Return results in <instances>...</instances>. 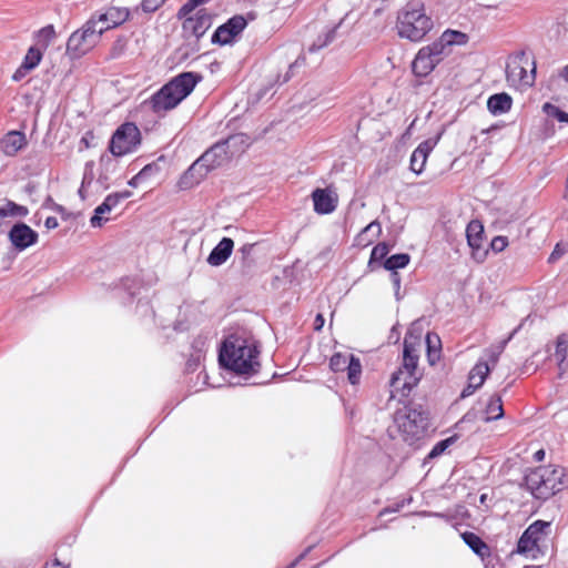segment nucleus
<instances>
[{"label":"nucleus","instance_id":"nucleus-42","mask_svg":"<svg viewBox=\"0 0 568 568\" xmlns=\"http://www.w3.org/2000/svg\"><path fill=\"white\" fill-rule=\"evenodd\" d=\"M389 252V247L386 243H378L371 253L369 264L379 262L386 257Z\"/></svg>","mask_w":568,"mask_h":568},{"label":"nucleus","instance_id":"nucleus-28","mask_svg":"<svg viewBox=\"0 0 568 568\" xmlns=\"http://www.w3.org/2000/svg\"><path fill=\"white\" fill-rule=\"evenodd\" d=\"M381 233L382 226L379 222L373 221L356 236V244L367 246L374 241V239L378 237Z\"/></svg>","mask_w":568,"mask_h":568},{"label":"nucleus","instance_id":"nucleus-4","mask_svg":"<svg viewBox=\"0 0 568 568\" xmlns=\"http://www.w3.org/2000/svg\"><path fill=\"white\" fill-rule=\"evenodd\" d=\"M525 483L531 494L539 499H547L568 485L564 468L554 465L530 470L525 477Z\"/></svg>","mask_w":568,"mask_h":568},{"label":"nucleus","instance_id":"nucleus-54","mask_svg":"<svg viewBox=\"0 0 568 568\" xmlns=\"http://www.w3.org/2000/svg\"><path fill=\"white\" fill-rule=\"evenodd\" d=\"M44 226L48 229V230H54L59 226V222L57 220V217L54 216H49L45 219L44 221Z\"/></svg>","mask_w":568,"mask_h":568},{"label":"nucleus","instance_id":"nucleus-9","mask_svg":"<svg viewBox=\"0 0 568 568\" xmlns=\"http://www.w3.org/2000/svg\"><path fill=\"white\" fill-rule=\"evenodd\" d=\"M550 526L551 524L545 520H536L530 524L518 540V552L530 554L535 558L550 535Z\"/></svg>","mask_w":568,"mask_h":568},{"label":"nucleus","instance_id":"nucleus-31","mask_svg":"<svg viewBox=\"0 0 568 568\" xmlns=\"http://www.w3.org/2000/svg\"><path fill=\"white\" fill-rule=\"evenodd\" d=\"M465 544L478 556L484 557L488 552L487 545L474 532L466 531L462 534Z\"/></svg>","mask_w":568,"mask_h":568},{"label":"nucleus","instance_id":"nucleus-60","mask_svg":"<svg viewBox=\"0 0 568 568\" xmlns=\"http://www.w3.org/2000/svg\"><path fill=\"white\" fill-rule=\"evenodd\" d=\"M252 248H253V244H245L244 246L241 247L240 251L245 256V255H248L251 253Z\"/></svg>","mask_w":568,"mask_h":568},{"label":"nucleus","instance_id":"nucleus-16","mask_svg":"<svg viewBox=\"0 0 568 568\" xmlns=\"http://www.w3.org/2000/svg\"><path fill=\"white\" fill-rule=\"evenodd\" d=\"M183 30L200 39L212 24V16L206 9L199 10L194 17H184Z\"/></svg>","mask_w":568,"mask_h":568},{"label":"nucleus","instance_id":"nucleus-13","mask_svg":"<svg viewBox=\"0 0 568 568\" xmlns=\"http://www.w3.org/2000/svg\"><path fill=\"white\" fill-rule=\"evenodd\" d=\"M331 369L334 372H347V378L351 384L355 385L359 382L362 375V364L359 358L353 354L336 353L329 361Z\"/></svg>","mask_w":568,"mask_h":568},{"label":"nucleus","instance_id":"nucleus-38","mask_svg":"<svg viewBox=\"0 0 568 568\" xmlns=\"http://www.w3.org/2000/svg\"><path fill=\"white\" fill-rule=\"evenodd\" d=\"M337 27L338 26H336L332 29H328L323 34L318 36L317 40L314 41V43L310 47L308 51L316 52V51L321 50L322 48L328 45L335 39V33H336Z\"/></svg>","mask_w":568,"mask_h":568},{"label":"nucleus","instance_id":"nucleus-59","mask_svg":"<svg viewBox=\"0 0 568 568\" xmlns=\"http://www.w3.org/2000/svg\"><path fill=\"white\" fill-rule=\"evenodd\" d=\"M45 568H68V566L55 559L52 562L47 564Z\"/></svg>","mask_w":568,"mask_h":568},{"label":"nucleus","instance_id":"nucleus-24","mask_svg":"<svg viewBox=\"0 0 568 568\" xmlns=\"http://www.w3.org/2000/svg\"><path fill=\"white\" fill-rule=\"evenodd\" d=\"M221 142L224 144L231 159L242 154L251 144L248 135L244 133L231 135Z\"/></svg>","mask_w":568,"mask_h":568},{"label":"nucleus","instance_id":"nucleus-17","mask_svg":"<svg viewBox=\"0 0 568 568\" xmlns=\"http://www.w3.org/2000/svg\"><path fill=\"white\" fill-rule=\"evenodd\" d=\"M11 244L19 251H23L38 241V233L24 223H18L9 232Z\"/></svg>","mask_w":568,"mask_h":568},{"label":"nucleus","instance_id":"nucleus-35","mask_svg":"<svg viewBox=\"0 0 568 568\" xmlns=\"http://www.w3.org/2000/svg\"><path fill=\"white\" fill-rule=\"evenodd\" d=\"M42 57H43L42 49L32 45L28 49L21 64H23L24 69L34 70L41 62Z\"/></svg>","mask_w":568,"mask_h":568},{"label":"nucleus","instance_id":"nucleus-50","mask_svg":"<svg viewBox=\"0 0 568 568\" xmlns=\"http://www.w3.org/2000/svg\"><path fill=\"white\" fill-rule=\"evenodd\" d=\"M507 245L508 240L506 236H495L490 242V247L496 253L503 252Z\"/></svg>","mask_w":568,"mask_h":568},{"label":"nucleus","instance_id":"nucleus-48","mask_svg":"<svg viewBox=\"0 0 568 568\" xmlns=\"http://www.w3.org/2000/svg\"><path fill=\"white\" fill-rule=\"evenodd\" d=\"M165 0H142L141 8L144 12L151 13L156 11Z\"/></svg>","mask_w":568,"mask_h":568},{"label":"nucleus","instance_id":"nucleus-2","mask_svg":"<svg viewBox=\"0 0 568 568\" xmlns=\"http://www.w3.org/2000/svg\"><path fill=\"white\" fill-rule=\"evenodd\" d=\"M201 79L202 77L195 72H183L152 94L145 104L154 113L163 114L176 108L194 90Z\"/></svg>","mask_w":568,"mask_h":568},{"label":"nucleus","instance_id":"nucleus-53","mask_svg":"<svg viewBox=\"0 0 568 568\" xmlns=\"http://www.w3.org/2000/svg\"><path fill=\"white\" fill-rule=\"evenodd\" d=\"M478 388H479V386L477 383H475V382L470 383L468 381V385L463 389L460 396L463 398L468 397V396L473 395L475 393V390H477Z\"/></svg>","mask_w":568,"mask_h":568},{"label":"nucleus","instance_id":"nucleus-11","mask_svg":"<svg viewBox=\"0 0 568 568\" xmlns=\"http://www.w3.org/2000/svg\"><path fill=\"white\" fill-rule=\"evenodd\" d=\"M443 44L433 42L429 45L423 47L417 52L413 63V72L417 77L428 75L437 64L444 59Z\"/></svg>","mask_w":568,"mask_h":568},{"label":"nucleus","instance_id":"nucleus-62","mask_svg":"<svg viewBox=\"0 0 568 568\" xmlns=\"http://www.w3.org/2000/svg\"><path fill=\"white\" fill-rule=\"evenodd\" d=\"M486 498H487V495L486 494H483L480 496V503L484 504L486 501Z\"/></svg>","mask_w":568,"mask_h":568},{"label":"nucleus","instance_id":"nucleus-45","mask_svg":"<svg viewBox=\"0 0 568 568\" xmlns=\"http://www.w3.org/2000/svg\"><path fill=\"white\" fill-rule=\"evenodd\" d=\"M153 171L152 165H145L138 174H135L128 184L132 187L139 186V184L144 181Z\"/></svg>","mask_w":568,"mask_h":568},{"label":"nucleus","instance_id":"nucleus-44","mask_svg":"<svg viewBox=\"0 0 568 568\" xmlns=\"http://www.w3.org/2000/svg\"><path fill=\"white\" fill-rule=\"evenodd\" d=\"M567 351H568V339L565 335H561L557 339L555 355L560 362H564L567 356Z\"/></svg>","mask_w":568,"mask_h":568},{"label":"nucleus","instance_id":"nucleus-56","mask_svg":"<svg viewBox=\"0 0 568 568\" xmlns=\"http://www.w3.org/2000/svg\"><path fill=\"white\" fill-rule=\"evenodd\" d=\"M390 278H392V282H393L396 291H398L399 287H400V277H399L398 273L397 272H393L392 275H390Z\"/></svg>","mask_w":568,"mask_h":568},{"label":"nucleus","instance_id":"nucleus-52","mask_svg":"<svg viewBox=\"0 0 568 568\" xmlns=\"http://www.w3.org/2000/svg\"><path fill=\"white\" fill-rule=\"evenodd\" d=\"M31 71V69H24L23 64H20V67L12 74V80L14 82H19L23 80Z\"/></svg>","mask_w":568,"mask_h":568},{"label":"nucleus","instance_id":"nucleus-1","mask_svg":"<svg viewBox=\"0 0 568 568\" xmlns=\"http://www.w3.org/2000/svg\"><path fill=\"white\" fill-rule=\"evenodd\" d=\"M260 349L253 338L242 336H230L220 351V363L237 373L253 374L260 367Z\"/></svg>","mask_w":568,"mask_h":568},{"label":"nucleus","instance_id":"nucleus-43","mask_svg":"<svg viewBox=\"0 0 568 568\" xmlns=\"http://www.w3.org/2000/svg\"><path fill=\"white\" fill-rule=\"evenodd\" d=\"M209 0H187L178 11V18L183 19L187 17L199 6L207 2Z\"/></svg>","mask_w":568,"mask_h":568},{"label":"nucleus","instance_id":"nucleus-30","mask_svg":"<svg viewBox=\"0 0 568 568\" xmlns=\"http://www.w3.org/2000/svg\"><path fill=\"white\" fill-rule=\"evenodd\" d=\"M468 41V37L466 33H463L460 31L456 30H446L440 39L438 41H435V43L443 44V52L445 51L446 47L453 45V44H466Z\"/></svg>","mask_w":568,"mask_h":568},{"label":"nucleus","instance_id":"nucleus-37","mask_svg":"<svg viewBox=\"0 0 568 568\" xmlns=\"http://www.w3.org/2000/svg\"><path fill=\"white\" fill-rule=\"evenodd\" d=\"M105 204L101 203L95 207L93 215L90 219V224L92 227H101L104 223H106L110 219L106 214L111 213Z\"/></svg>","mask_w":568,"mask_h":568},{"label":"nucleus","instance_id":"nucleus-47","mask_svg":"<svg viewBox=\"0 0 568 568\" xmlns=\"http://www.w3.org/2000/svg\"><path fill=\"white\" fill-rule=\"evenodd\" d=\"M88 21L94 22V30L99 32V39L101 40L102 34L110 30V26L102 20V13L93 14Z\"/></svg>","mask_w":568,"mask_h":568},{"label":"nucleus","instance_id":"nucleus-7","mask_svg":"<svg viewBox=\"0 0 568 568\" xmlns=\"http://www.w3.org/2000/svg\"><path fill=\"white\" fill-rule=\"evenodd\" d=\"M535 65L525 53L511 57L506 67V78L510 87L529 88L535 82Z\"/></svg>","mask_w":568,"mask_h":568},{"label":"nucleus","instance_id":"nucleus-40","mask_svg":"<svg viewBox=\"0 0 568 568\" xmlns=\"http://www.w3.org/2000/svg\"><path fill=\"white\" fill-rule=\"evenodd\" d=\"M93 183V173L92 170L88 171V169L84 172L81 186L78 191L79 196L81 200L85 201L91 195V186Z\"/></svg>","mask_w":568,"mask_h":568},{"label":"nucleus","instance_id":"nucleus-58","mask_svg":"<svg viewBox=\"0 0 568 568\" xmlns=\"http://www.w3.org/2000/svg\"><path fill=\"white\" fill-rule=\"evenodd\" d=\"M325 320L322 314H317L315 318V329H321L324 326Z\"/></svg>","mask_w":568,"mask_h":568},{"label":"nucleus","instance_id":"nucleus-6","mask_svg":"<svg viewBox=\"0 0 568 568\" xmlns=\"http://www.w3.org/2000/svg\"><path fill=\"white\" fill-rule=\"evenodd\" d=\"M394 423L405 442L418 439L427 429L428 416L420 407L404 406L396 410Z\"/></svg>","mask_w":568,"mask_h":568},{"label":"nucleus","instance_id":"nucleus-22","mask_svg":"<svg viewBox=\"0 0 568 568\" xmlns=\"http://www.w3.org/2000/svg\"><path fill=\"white\" fill-rule=\"evenodd\" d=\"M234 247V242L230 237H223L219 244L211 251L207 256V263L211 266H220L224 264L231 256Z\"/></svg>","mask_w":568,"mask_h":568},{"label":"nucleus","instance_id":"nucleus-64","mask_svg":"<svg viewBox=\"0 0 568 568\" xmlns=\"http://www.w3.org/2000/svg\"><path fill=\"white\" fill-rule=\"evenodd\" d=\"M288 80V75H286L283 80V82H286Z\"/></svg>","mask_w":568,"mask_h":568},{"label":"nucleus","instance_id":"nucleus-14","mask_svg":"<svg viewBox=\"0 0 568 568\" xmlns=\"http://www.w3.org/2000/svg\"><path fill=\"white\" fill-rule=\"evenodd\" d=\"M246 26L247 21L243 16H234L215 30L212 36V42L221 45L230 44Z\"/></svg>","mask_w":568,"mask_h":568},{"label":"nucleus","instance_id":"nucleus-23","mask_svg":"<svg viewBox=\"0 0 568 568\" xmlns=\"http://www.w3.org/2000/svg\"><path fill=\"white\" fill-rule=\"evenodd\" d=\"M114 155H102L100 159V173L97 183L104 191L109 189L112 174L118 170L119 163Z\"/></svg>","mask_w":568,"mask_h":568},{"label":"nucleus","instance_id":"nucleus-63","mask_svg":"<svg viewBox=\"0 0 568 568\" xmlns=\"http://www.w3.org/2000/svg\"><path fill=\"white\" fill-rule=\"evenodd\" d=\"M434 516H436V517H442V515H440V514H438V513H435V514H434Z\"/></svg>","mask_w":568,"mask_h":568},{"label":"nucleus","instance_id":"nucleus-41","mask_svg":"<svg viewBox=\"0 0 568 568\" xmlns=\"http://www.w3.org/2000/svg\"><path fill=\"white\" fill-rule=\"evenodd\" d=\"M544 112L551 118H556L559 122L568 123V113L560 110L551 103H545L542 106Z\"/></svg>","mask_w":568,"mask_h":568},{"label":"nucleus","instance_id":"nucleus-39","mask_svg":"<svg viewBox=\"0 0 568 568\" xmlns=\"http://www.w3.org/2000/svg\"><path fill=\"white\" fill-rule=\"evenodd\" d=\"M131 196L132 192L128 190L115 192L109 194L102 203L105 204L110 210H114L121 201L126 200Z\"/></svg>","mask_w":568,"mask_h":568},{"label":"nucleus","instance_id":"nucleus-51","mask_svg":"<svg viewBox=\"0 0 568 568\" xmlns=\"http://www.w3.org/2000/svg\"><path fill=\"white\" fill-rule=\"evenodd\" d=\"M42 207L43 209H48V210H52V211H54V212H57L59 214H64L65 213V209L62 205L55 203L51 196H48L44 200V202L42 204Z\"/></svg>","mask_w":568,"mask_h":568},{"label":"nucleus","instance_id":"nucleus-34","mask_svg":"<svg viewBox=\"0 0 568 568\" xmlns=\"http://www.w3.org/2000/svg\"><path fill=\"white\" fill-rule=\"evenodd\" d=\"M490 372V368L487 364V362L479 361L469 372L468 381L470 383L475 382L478 384L479 387L483 386V384L486 381V377L488 376Z\"/></svg>","mask_w":568,"mask_h":568},{"label":"nucleus","instance_id":"nucleus-20","mask_svg":"<svg viewBox=\"0 0 568 568\" xmlns=\"http://www.w3.org/2000/svg\"><path fill=\"white\" fill-rule=\"evenodd\" d=\"M26 145L27 138L21 131H10L0 140V149L7 156H14Z\"/></svg>","mask_w":568,"mask_h":568},{"label":"nucleus","instance_id":"nucleus-46","mask_svg":"<svg viewBox=\"0 0 568 568\" xmlns=\"http://www.w3.org/2000/svg\"><path fill=\"white\" fill-rule=\"evenodd\" d=\"M453 443V438H447L444 440L438 442L429 452L428 458H436L440 456Z\"/></svg>","mask_w":568,"mask_h":568},{"label":"nucleus","instance_id":"nucleus-36","mask_svg":"<svg viewBox=\"0 0 568 568\" xmlns=\"http://www.w3.org/2000/svg\"><path fill=\"white\" fill-rule=\"evenodd\" d=\"M410 261V256L406 253L395 254L389 256L385 263L384 267L388 271L396 272L397 268H403L407 266Z\"/></svg>","mask_w":568,"mask_h":568},{"label":"nucleus","instance_id":"nucleus-21","mask_svg":"<svg viewBox=\"0 0 568 568\" xmlns=\"http://www.w3.org/2000/svg\"><path fill=\"white\" fill-rule=\"evenodd\" d=\"M420 345V334L415 335L413 331H409L404 338L403 362L406 363V365L412 366L418 364V351Z\"/></svg>","mask_w":568,"mask_h":568},{"label":"nucleus","instance_id":"nucleus-3","mask_svg":"<svg viewBox=\"0 0 568 568\" xmlns=\"http://www.w3.org/2000/svg\"><path fill=\"white\" fill-rule=\"evenodd\" d=\"M433 27L434 21L422 0L408 1L398 12L396 28L400 38L420 41Z\"/></svg>","mask_w":568,"mask_h":568},{"label":"nucleus","instance_id":"nucleus-5","mask_svg":"<svg viewBox=\"0 0 568 568\" xmlns=\"http://www.w3.org/2000/svg\"><path fill=\"white\" fill-rule=\"evenodd\" d=\"M231 156L225 150L222 142L215 143L212 148L205 151L200 159H197L181 178L180 185L183 189L192 187L199 184L200 181L211 171L224 163H226Z\"/></svg>","mask_w":568,"mask_h":568},{"label":"nucleus","instance_id":"nucleus-26","mask_svg":"<svg viewBox=\"0 0 568 568\" xmlns=\"http://www.w3.org/2000/svg\"><path fill=\"white\" fill-rule=\"evenodd\" d=\"M427 347V361L430 365H435L442 354V341L436 333H427L425 338Z\"/></svg>","mask_w":568,"mask_h":568},{"label":"nucleus","instance_id":"nucleus-19","mask_svg":"<svg viewBox=\"0 0 568 568\" xmlns=\"http://www.w3.org/2000/svg\"><path fill=\"white\" fill-rule=\"evenodd\" d=\"M312 200L317 214L334 212L338 202L337 195L328 189H315L312 192Z\"/></svg>","mask_w":568,"mask_h":568},{"label":"nucleus","instance_id":"nucleus-12","mask_svg":"<svg viewBox=\"0 0 568 568\" xmlns=\"http://www.w3.org/2000/svg\"><path fill=\"white\" fill-rule=\"evenodd\" d=\"M418 381L417 365L408 366L403 362V365L392 374L389 381L390 396L395 397V394H399L403 397L408 396Z\"/></svg>","mask_w":568,"mask_h":568},{"label":"nucleus","instance_id":"nucleus-27","mask_svg":"<svg viewBox=\"0 0 568 568\" xmlns=\"http://www.w3.org/2000/svg\"><path fill=\"white\" fill-rule=\"evenodd\" d=\"M129 18V11L125 8L111 7L102 13V20L105 21L111 29L122 24Z\"/></svg>","mask_w":568,"mask_h":568},{"label":"nucleus","instance_id":"nucleus-25","mask_svg":"<svg viewBox=\"0 0 568 568\" xmlns=\"http://www.w3.org/2000/svg\"><path fill=\"white\" fill-rule=\"evenodd\" d=\"M513 100L507 93H497L491 95L487 101V108L494 115L508 112L511 109Z\"/></svg>","mask_w":568,"mask_h":568},{"label":"nucleus","instance_id":"nucleus-57","mask_svg":"<svg viewBox=\"0 0 568 568\" xmlns=\"http://www.w3.org/2000/svg\"><path fill=\"white\" fill-rule=\"evenodd\" d=\"M506 345V342H504L500 346V348L497 352H491L490 358L493 364H496L499 357V354L503 352L504 347Z\"/></svg>","mask_w":568,"mask_h":568},{"label":"nucleus","instance_id":"nucleus-32","mask_svg":"<svg viewBox=\"0 0 568 568\" xmlns=\"http://www.w3.org/2000/svg\"><path fill=\"white\" fill-rule=\"evenodd\" d=\"M29 214V210L24 205L17 204L11 200H7L6 204L0 207V219L8 216L11 217H24Z\"/></svg>","mask_w":568,"mask_h":568},{"label":"nucleus","instance_id":"nucleus-49","mask_svg":"<svg viewBox=\"0 0 568 568\" xmlns=\"http://www.w3.org/2000/svg\"><path fill=\"white\" fill-rule=\"evenodd\" d=\"M558 85L562 90V98L568 100V64L560 73Z\"/></svg>","mask_w":568,"mask_h":568},{"label":"nucleus","instance_id":"nucleus-55","mask_svg":"<svg viewBox=\"0 0 568 568\" xmlns=\"http://www.w3.org/2000/svg\"><path fill=\"white\" fill-rule=\"evenodd\" d=\"M562 255V251L560 250L559 245H556L555 250L551 252L549 256V262L557 261Z\"/></svg>","mask_w":568,"mask_h":568},{"label":"nucleus","instance_id":"nucleus-8","mask_svg":"<svg viewBox=\"0 0 568 568\" xmlns=\"http://www.w3.org/2000/svg\"><path fill=\"white\" fill-rule=\"evenodd\" d=\"M141 144V132L132 122L121 124L109 143V150L114 156H124L133 153Z\"/></svg>","mask_w":568,"mask_h":568},{"label":"nucleus","instance_id":"nucleus-18","mask_svg":"<svg viewBox=\"0 0 568 568\" xmlns=\"http://www.w3.org/2000/svg\"><path fill=\"white\" fill-rule=\"evenodd\" d=\"M442 133H439L434 139H427L423 141L412 153L410 155V170L416 173L420 174L424 169L425 164L427 162V158L429 153L434 150V148L437 145Z\"/></svg>","mask_w":568,"mask_h":568},{"label":"nucleus","instance_id":"nucleus-33","mask_svg":"<svg viewBox=\"0 0 568 568\" xmlns=\"http://www.w3.org/2000/svg\"><path fill=\"white\" fill-rule=\"evenodd\" d=\"M504 416L503 402L500 396H491L487 406H486V417L485 420H496Z\"/></svg>","mask_w":568,"mask_h":568},{"label":"nucleus","instance_id":"nucleus-61","mask_svg":"<svg viewBox=\"0 0 568 568\" xmlns=\"http://www.w3.org/2000/svg\"><path fill=\"white\" fill-rule=\"evenodd\" d=\"M544 456H545V452H544V450H541V449L535 453V458H536L537 460H542V459H544Z\"/></svg>","mask_w":568,"mask_h":568},{"label":"nucleus","instance_id":"nucleus-29","mask_svg":"<svg viewBox=\"0 0 568 568\" xmlns=\"http://www.w3.org/2000/svg\"><path fill=\"white\" fill-rule=\"evenodd\" d=\"M55 36V29L52 24H48L41 28L33 34V39L36 41L34 47L41 48L44 52L50 43L54 40Z\"/></svg>","mask_w":568,"mask_h":568},{"label":"nucleus","instance_id":"nucleus-10","mask_svg":"<svg viewBox=\"0 0 568 568\" xmlns=\"http://www.w3.org/2000/svg\"><path fill=\"white\" fill-rule=\"evenodd\" d=\"M99 41V32L94 30V22L87 21L69 37L67 52L73 59L80 58L91 51Z\"/></svg>","mask_w":568,"mask_h":568},{"label":"nucleus","instance_id":"nucleus-15","mask_svg":"<svg viewBox=\"0 0 568 568\" xmlns=\"http://www.w3.org/2000/svg\"><path fill=\"white\" fill-rule=\"evenodd\" d=\"M484 227L479 221H471L466 229V237L469 247L471 248V256L477 263H483L488 254V251L483 246Z\"/></svg>","mask_w":568,"mask_h":568}]
</instances>
